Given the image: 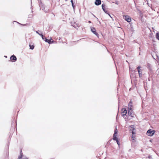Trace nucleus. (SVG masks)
<instances>
[{"label":"nucleus","instance_id":"nucleus-17","mask_svg":"<svg viewBox=\"0 0 159 159\" xmlns=\"http://www.w3.org/2000/svg\"><path fill=\"white\" fill-rule=\"evenodd\" d=\"M39 35L40 36H41L42 37V39H43V40H44V37H45L42 34H40L39 33Z\"/></svg>","mask_w":159,"mask_h":159},{"label":"nucleus","instance_id":"nucleus-20","mask_svg":"<svg viewBox=\"0 0 159 159\" xmlns=\"http://www.w3.org/2000/svg\"><path fill=\"white\" fill-rule=\"evenodd\" d=\"M148 157L149 159L152 158V156L149 155V156H148Z\"/></svg>","mask_w":159,"mask_h":159},{"label":"nucleus","instance_id":"nucleus-2","mask_svg":"<svg viewBox=\"0 0 159 159\" xmlns=\"http://www.w3.org/2000/svg\"><path fill=\"white\" fill-rule=\"evenodd\" d=\"M155 131L154 130H152V129H149L146 132V134L147 135L152 136L154 133H155Z\"/></svg>","mask_w":159,"mask_h":159},{"label":"nucleus","instance_id":"nucleus-8","mask_svg":"<svg viewBox=\"0 0 159 159\" xmlns=\"http://www.w3.org/2000/svg\"><path fill=\"white\" fill-rule=\"evenodd\" d=\"M23 154L22 151L20 152V155L19 156L18 159H28L26 157H23Z\"/></svg>","mask_w":159,"mask_h":159},{"label":"nucleus","instance_id":"nucleus-5","mask_svg":"<svg viewBox=\"0 0 159 159\" xmlns=\"http://www.w3.org/2000/svg\"><path fill=\"white\" fill-rule=\"evenodd\" d=\"M105 5L104 4H102V9H103L104 11L107 14L110 16V15L109 14L107 13V11L105 9Z\"/></svg>","mask_w":159,"mask_h":159},{"label":"nucleus","instance_id":"nucleus-16","mask_svg":"<svg viewBox=\"0 0 159 159\" xmlns=\"http://www.w3.org/2000/svg\"><path fill=\"white\" fill-rule=\"evenodd\" d=\"M30 49H33L34 48V46L33 45H31L30 44L29 45Z\"/></svg>","mask_w":159,"mask_h":159},{"label":"nucleus","instance_id":"nucleus-11","mask_svg":"<svg viewBox=\"0 0 159 159\" xmlns=\"http://www.w3.org/2000/svg\"><path fill=\"white\" fill-rule=\"evenodd\" d=\"M10 59L13 62L16 61V57L14 55H13L11 56L10 57Z\"/></svg>","mask_w":159,"mask_h":159},{"label":"nucleus","instance_id":"nucleus-14","mask_svg":"<svg viewBox=\"0 0 159 159\" xmlns=\"http://www.w3.org/2000/svg\"><path fill=\"white\" fill-rule=\"evenodd\" d=\"M156 38L158 40H159V32H157L156 34Z\"/></svg>","mask_w":159,"mask_h":159},{"label":"nucleus","instance_id":"nucleus-13","mask_svg":"<svg viewBox=\"0 0 159 159\" xmlns=\"http://www.w3.org/2000/svg\"><path fill=\"white\" fill-rule=\"evenodd\" d=\"M72 26L73 27H75V28H77V27H79V24L78 23H74L73 24Z\"/></svg>","mask_w":159,"mask_h":159},{"label":"nucleus","instance_id":"nucleus-23","mask_svg":"<svg viewBox=\"0 0 159 159\" xmlns=\"http://www.w3.org/2000/svg\"><path fill=\"white\" fill-rule=\"evenodd\" d=\"M72 7H73V9H75V6L74 5V4L72 3Z\"/></svg>","mask_w":159,"mask_h":159},{"label":"nucleus","instance_id":"nucleus-24","mask_svg":"<svg viewBox=\"0 0 159 159\" xmlns=\"http://www.w3.org/2000/svg\"><path fill=\"white\" fill-rule=\"evenodd\" d=\"M116 141V142H117V143L118 145H119V141L118 140Z\"/></svg>","mask_w":159,"mask_h":159},{"label":"nucleus","instance_id":"nucleus-25","mask_svg":"<svg viewBox=\"0 0 159 159\" xmlns=\"http://www.w3.org/2000/svg\"><path fill=\"white\" fill-rule=\"evenodd\" d=\"M36 33H37L38 34H39V33L38 32V31H36Z\"/></svg>","mask_w":159,"mask_h":159},{"label":"nucleus","instance_id":"nucleus-18","mask_svg":"<svg viewBox=\"0 0 159 159\" xmlns=\"http://www.w3.org/2000/svg\"><path fill=\"white\" fill-rule=\"evenodd\" d=\"M139 14H140V17H141V20L142 21V17H143V15H142V13H141V12L140 11V13H139Z\"/></svg>","mask_w":159,"mask_h":159},{"label":"nucleus","instance_id":"nucleus-29","mask_svg":"<svg viewBox=\"0 0 159 159\" xmlns=\"http://www.w3.org/2000/svg\"><path fill=\"white\" fill-rule=\"evenodd\" d=\"M137 9L138 10H139L138 8H137Z\"/></svg>","mask_w":159,"mask_h":159},{"label":"nucleus","instance_id":"nucleus-9","mask_svg":"<svg viewBox=\"0 0 159 159\" xmlns=\"http://www.w3.org/2000/svg\"><path fill=\"white\" fill-rule=\"evenodd\" d=\"M128 114L129 116L132 117H133L134 115V113L132 112V110H128Z\"/></svg>","mask_w":159,"mask_h":159},{"label":"nucleus","instance_id":"nucleus-30","mask_svg":"<svg viewBox=\"0 0 159 159\" xmlns=\"http://www.w3.org/2000/svg\"><path fill=\"white\" fill-rule=\"evenodd\" d=\"M66 1H67V0H65Z\"/></svg>","mask_w":159,"mask_h":159},{"label":"nucleus","instance_id":"nucleus-28","mask_svg":"<svg viewBox=\"0 0 159 159\" xmlns=\"http://www.w3.org/2000/svg\"><path fill=\"white\" fill-rule=\"evenodd\" d=\"M26 25V24H25V25Z\"/></svg>","mask_w":159,"mask_h":159},{"label":"nucleus","instance_id":"nucleus-26","mask_svg":"<svg viewBox=\"0 0 159 159\" xmlns=\"http://www.w3.org/2000/svg\"><path fill=\"white\" fill-rule=\"evenodd\" d=\"M70 2H71L72 4V3H73V0H70Z\"/></svg>","mask_w":159,"mask_h":159},{"label":"nucleus","instance_id":"nucleus-19","mask_svg":"<svg viewBox=\"0 0 159 159\" xmlns=\"http://www.w3.org/2000/svg\"><path fill=\"white\" fill-rule=\"evenodd\" d=\"M117 133V129L116 128V129L115 130V132L113 135H116Z\"/></svg>","mask_w":159,"mask_h":159},{"label":"nucleus","instance_id":"nucleus-22","mask_svg":"<svg viewBox=\"0 0 159 159\" xmlns=\"http://www.w3.org/2000/svg\"><path fill=\"white\" fill-rule=\"evenodd\" d=\"M137 68L138 72L139 74V66H138L137 67Z\"/></svg>","mask_w":159,"mask_h":159},{"label":"nucleus","instance_id":"nucleus-15","mask_svg":"<svg viewBox=\"0 0 159 159\" xmlns=\"http://www.w3.org/2000/svg\"><path fill=\"white\" fill-rule=\"evenodd\" d=\"M113 139L116 141L118 140V138H117L116 135H113Z\"/></svg>","mask_w":159,"mask_h":159},{"label":"nucleus","instance_id":"nucleus-6","mask_svg":"<svg viewBox=\"0 0 159 159\" xmlns=\"http://www.w3.org/2000/svg\"><path fill=\"white\" fill-rule=\"evenodd\" d=\"M44 41H45L46 42L48 43L49 44H51L53 43L54 41L52 40L51 41L50 39H47L45 37H44V40H43Z\"/></svg>","mask_w":159,"mask_h":159},{"label":"nucleus","instance_id":"nucleus-21","mask_svg":"<svg viewBox=\"0 0 159 159\" xmlns=\"http://www.w3.org/2000/svg\"><path fill=\"white\" fill-rule=\"evenodd\" d=\"M141 68V67L140 66V68ZM140 75H139V76H140V78L141 77V73H140L141 72V71H140Z\"/></svg>","mask_w":159,"mask_h":159},{"label":"nucleus","instance_id":"nucleus-12","mask_svg":"<svg viewBox=\"0 0 159 159\" xmlns=\"http://www.w3.org/2000/svg\"><path fill=\"white\" fill-rule=\"evenodd\" d=\"M101 3V0H96L95 4L96 5L98 6Z\"/></svg>","mask_w":159,"mask_h":159},{"label":"nucleus","instance_id":"nucleus-27","mask_svg":"<svg viewBox=\"0 0 159 159\" xmlns=\"http://www.w3.org/2000/svg\"><path fill=\"white\" fill-rule=\"evenodd\" d=\"M89 23H91V21H89Z\"/></svg>","mask_w":159,"mask_h":159},{"label":"nucleus","instance_id":"nucleus-3","mask_svg":"<svg viewBox=\"0 0 159 159\" xmlns=\"http://www.w3.org/2000/svg\"><path fill=\"white\" fill-rule=\"evenodd\" d=\"M91 31L94 34H95L96 36H98V34L96 32V30H95V29L93 27H91Z\"/></svg>","mask_w":159,"mask_h":159},{"label":"nucleus","instance_id":"nucleus-10","mask_svg":"<svg viewBox=\"0 0 159 159\" xmlns=\"http://www.w3.org/2000/svg\"><path fill=\"white\" fill-rule=\"evenodd\" d=\"M122 111V115L123 116L125 115L127 113V110L125 108H123Z\"/></svg>","mask_w":159,"mask_h":159},{"label":"nucleus","instance_id":"nucleus-7","mask_svg":"<svg viewBox=\"0 0 159 159\" xmlns=\"http://www.w3.org/2000/svg\"><path fill=\"white\" fill-rule=\"evenodd\" d=\"M132 103L131 102H130L129 104H128V110H132Z\"/></svg>","mask_w":159,"mask_h":159},{"label":"nucleus","instance_id":"nucleus-1","mask_svg":"<svg viewBox=\"0 0 159 159\" xmlns=\"http://www.w3.org/2000/svg\"><path fill=\"white\" fill-rule=\"evenodd\" d=\"M129 127L130 132L132 133V135L131 136L132 141V142H135L136 130L134 128V125H131Z\"/></svg>","mask_w":159,"mask_h":159},{"label":"nucleus","instance_id":"nucleus-4","mask_svg":"<svg viewBox=\"0 0 159 159\" xmlns=\"http://www.w3.org/2000/svg\"><path fill=\"white\" fill-rule=\"evenodd\" d=\"M124 19L128 22H129L131 21V18L128 16H125L124 17Z\"/></svg>","mask_w":159,"mask_h":159}]
</instances>
